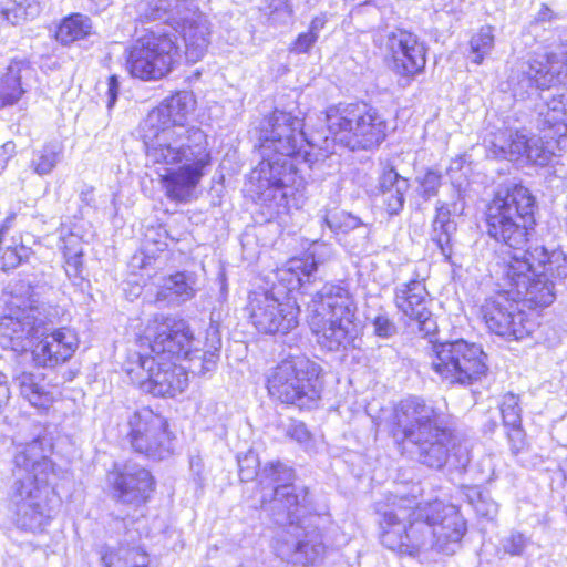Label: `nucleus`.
<instances>
[{"mask_svg": "<svg viewBox=\"0 0 567 567\" xmlns=\"http://www.w3.org/2000/svg\"><path fill=\"white\" fill-rule=\"evenodd\" d=\"M38 4L31 0H9L0 6V27L3 24L18 25L35 17Z\"/></svg>", "mask_w": 567, "mask_h": 567, "instance_id": "42", "label": "nucleus"}, {"mask_svg": "<svg viewBox=\"0 0 567 567\" xmlns=\"http://www.w3.org/2000/svg\"><path fill=\"white\" fill-rule=\"evenodd\" d=\"M101 560L104 567H150L147 554L137 547H105Z\"/></svg>", "mask_w": 567, "mask_h": 567, "instance_id": "36", "label": "nucleus"}, {"mask_svg": "<svg viewBox=\"0 0 567 567\" xmlns=\"http://www.w3.org/2000/svg\"><path fill=\"white\" fill-rule=\"evenodd\" d=\"M20 394L32 406L47 410L52 404L54 398L48 389V384L40 374L22 372L14 379Z\"/></svg>", "mask_w": 567, "mask_h": 567, "instance_id": "34", "label": "nucleus"}, {"mask_svg": "<svg viewBox=\"0 0 567 567\" xmlns=\"http://www.w3.org/2000/svg\"><path fill=\"white\" fill-rule=\"evenodd\" d=\"M374 333L382 338H388L395 333V324L384 315H379L373 319Z\"/></svg>", "mask_w": 567, "mask_h": 567, "instance_id": "53", "label": "nucleus"}, {"mask_svg": "<svg viewBox=\"0 0 567 567\" xmlns=\"http://www.w3.org/2000/svg\"><path fill=\"white\" fill-rule=\"evenodd\" d=\"M177 38V30L171 25L146 30L126 51L130 74L143 81L166 76L181 59Z\"/></svg>", "mask_w": 567, "mask_h": 567, "instance_id": "11", "label": "nucleus"}, {"mask_svg": "<svg viewBox=\"0 0 567 567\" xmlns=\"http://www.w3.org/2000/svg\"><path fill=\"white\" fill-rule=\"evenodd\" d=\"M7 385V377L3 373H0V386Z\"/></svg>", "mask_w": 567, "mask_h": 567, "instance_id": "64", "label": "nucleus"}, {"mask_svg": "<svg viewBox=\"0 0 567 567\" xmlns=\"http://www.w3.org/2000/svg\"><path fill=\"white\" fill-rule=\"evenodd\" d=\"M34 288L24 280L12 289L10 312L0 320V347L17 353L33 349L39 333H44L49 309L40 305Z\"/></svg>", "mask_w": 567, "mask_h": 567, "instance_id": "10", "label": "nucleus"}, {"mask_svg": "<svg viewBox=\"0 0 567 567\" xmlns=\"http://www.w3.org/2000/svg\"><path fill=\"white\" fill-rule=\"evenodd\" d=\"M419 184V195L424 199H430L437 195L439 188L442 185V175L434 169H427L424 174L416 177Z\"/></svg>", "mask_w": 567, "mask_h": 567, "instance_id": "48", "label": "nucleus"}, {"mask_svg": "<svg viewBox=\"0 0 567 567\" xmlns=\"http://www.w3.org/2000/svg\"><path fill=\"white\" fill-rule=\"evenodd\" d=\"M199 343L183 319L166 317L150 322L140 338L141 348L146 347L152 354L148 357L145 352L140 358L141 367L147 372L141 389L155 396L182 393L188 384L186 368L175 362L182 357L189 361L188 369L193 374L206 375L215 370L221 348L218 326L210 323L204 348H199Z\"/></svg>", "mask_w": 567, "mask_h": 567, "instance_id": "1", "label": "nucleus"}, {"mask_svg": "<svg viewBox=\"0 0 567 567\" xmlns=\"http://www.w3.org/2000/svg\"><path fill=\"white\" fill-rule=\"evenodd\" d=\"M332 255L331 246L327 244H315L311 251L303 257L290 259L286 266L279 270L278 277L287 282L288 291L301 289L306 284L315 279L317 267L323 264Z\"/></svg>", "mask_w": 567, "mask_h": 567, "instance_id": "24", "label": "nucleus"}, {"mask_svg": "<svg viewBox=\"0 0 567 567\" xmlns=\"http://www.w3.org/2000/svg\"><path fill=\"white\" fill-rule=\"evenodd\" d=\"M209 23L204 14L194 13L184 19L182 37L188 62L196 63L203 59L209 45Z\"/></svg>", "mask_w": 567, "mask_h": 567, "instance_id": "28", "label": "nucleus"}, {"mask_svg": "<svg viewBox=\"0 0 567 567\" xmlns=\"http://www.w3.org/2000/svg\"><path fill=\"white\" fill-rule=\"evenodd\" d=\"M193 284L184 272L172 275L157 292V300L176 305L184 302L194 296Z\"/></svg>", "mask_w": 567, "mask_h": 567, "instance_id": "39", "label": "nucleus"}, {"mask_svg": "<svg viewBox=\"0 0 567 567\" xmlns=\"http://www.w3.org/2000/svg\"><path fill=\"white\" fill-rule=\"evenodd\" d=\"M10 398V391L8 385L0 386V408L6 404Z\"/></svg>", "mask_w": 567, "mask_h": 567, "instance_id": "61", "label": "nucleus"}, {"mask_svg": "<svg viewBox=\"0 0 567 567\" xmlns=\"http://www.w3.org/2000/svg\"><path fill=\"white\" fill-rule=\"evenodd\" d=\"M527 159L537 165H546L555 155L559 138L544 133V136L529 137Z\"/></svg>", "mask_w": 567, "mask_h": 567, "instance_id": "43", "label": "nucleus"}, {"mask_svg": "<svg viewBox=\"0 0 567 567\" xmlns=\"http://www.w3.org/2000/svg\"><path fill=\"white\" fill-rule=\"evenodd\" d=\"M287 436L299 443H302L309 440V432L303 423L292 422L287 427Z\"/></svg>", "mask_w": 567, "mask_h": 567, "instance_id": "56", "label": "nucleus"}, {"mask_svg": "<svg viewBox=\"0 0 567 567\" xmlns=\"http://www.w3.org/2000/svg\"><path fill=\"white\" fill-rule=\"evenodd\" d=\"M277 555L295 565H312L318 563L324 554V545L321 535L316 532H308L301 537L297 533L296 537L285 536L277 540Z\"/></svg>", "mask_w": 567, "mask_h": 567, "instance_id": "23", "label": "nucleus"}, {"mask_svg": "<svg viewBox=\"0 0 567 567\" xmlns=\"http://www.w3.org/2000/svg\"><path fill=\"white\" fill-rule=\"evenodd\" d=\"M409 181L402 177L393 166H384L379 176L378 190L390 215L399 214L404 206Z\"/></svg>", "mask_w": 567, "mask_h": 567, "instance_id": "31", "label": "nucleus"}, {"mask_svg": "<svg viewBox=\"0 0 567 567\" xmlns=\"http://www.w3.org/2000/svg\"><path fill=\"white\" fill-rule=\"evenodd\" d=\"M195 100L186 91L165 99L157 107L152 110L143 122L145 128H172L188 126L187 116L193 112Z\"/></svg>", "mask_w": 567, "mask_h": 567, "instance_id": "25", "label": "nucleus"}, {"mask_svg": "<svg viewBox=\"0 0 567 567\" xmlns=\"http://www.w3.org/2000/svg\"><path fill=\"white\" fill-rule=\"evenodd\" d=\"M171 0H152L147 3L143 16L147 21L169 19Z\"/></svg>", "mask_w": 567, "mask_h": 567, "instance_id": "52", "label": "nucleus"}, {"mask_svg": "<svg viewBox=\"0 0 567 567\" xmlns=\"http://www.w3.org/2000/svg\"><path fill=\"white\" fill-rule=\"evenodd\" d=\"M148 252H150L148 248H145V250L142 251L141 255L134 256L133 260L138 261L140 262L138 266L141 268L146 269V268L151 267L152 264L156 262V260H157L155 257L150 256Z\"/></svg>", "mask_w": 567, "mask_h": 567, "instance_id": "58", "label": "nucleus"}, {"mask_svg": "<svg viewBox=\"0 0 567 567\" xmlns=\"http://www.w3.org/2000/svg\"><path fill=\"white\" fill-rule=\"evenodd\" d=\"M553 12L548 7H543L538 13V20L540 21H549L551 19Z\"/></svg>", "mask_w": 567, "mask_h": 567, "instance_id": "62", "label": "nucleus"}, {"mask_svg": "<svg viewBox=\"0 0 567 567\" xmlns=\"http://www.w3.org/2000/svg\"><path fill=\"white\" fill-rule=\"evenodd\" d=\"M374 44L396 75L410 81L424 71L426 47L414 33L404 29L383 31L375 35Z\"/></svg>", "mask_w": 567, "mask_h": 567, "instance_id": "15", "label": "nucleus"}, {"mask_svg": "<svg viewBox=\"0 0 567 567\" xmlns=\"http://www.w3.org/2000/svg\"><path fill=\"white\" fill-rule=\"evenodd\" d=\"M465 208L462 192L458 187H452L450 200H437L436 214L432 225L431 239L440 248L446 260L452 257L453 236L456 231V223L452 215H462Z\"/></svg>", "mask_w": 567, "mask_h": 567, "instance_id": "21", "label": "nucleus"}, {"mask_svg": "<svg viewBox=\"0 0 567 567\" xmlns=\"http://www.w3.org/2000/svg\"><path fill=\"white\" fill-rule=\"evenodd\" d=\"M465 497L467 498L468 504L481 517L493 520L497 516L498 504L487 492H483L477 486L468 487L465 491Z\"/></svg>", "mask_w": 567, "mask_h": 567, "instance_id": "45", "label": "nucleus"}, {"mask_svg": "<svg viewBox=\"0 0 567 567\" xmlns=\"http://www.w3.org/2000/svg\"><path fill=\"white\" fill-rule=\"evenodd\" d=\"M248 311L252 324L264 333H287L299 323L300 308L296 298L277 288L251 292Z\"/></svg>", "mask_w": 567, "mask_h": 567, "instance_id": "13", "label": "nucleus"}, {"mask_svg": "<svg viewBox=\"0 0 567 567\" xmlns=\"http://www.w3.org/2000/svg\"><path fill=\"white\" fill-rule=\"evenodd\" d=\"M529 143V137L523 132L517 131L512 134L507 144L511 161L519 159L523 156L527 158Z\"/></svg>", "mask_w": 567, "mask_h": 567, "instance_id": "50", "label": "nucleus"}, {"mask_svg": "<svg viewBox=\"0 0 567 567\" xmlns=\"http://www.w3.org/2000/svg\"><path fill=\"white\" fill-rule=\"evenodd\" d=\"M501 412L504 425L509 429L507 433L509 441L518 450L524 443V432L522 425V409L519 406L518 396L513 393H507L503 396L501 404Z\"/></svg>", "mask_w": 567, "mask_h": 567, "instance_id": "37", "label": "nucleus"}, {"mask_svg": "<svg viewBox=\"0 0 567 567\" xmlns=\"http://www.w3.org/2000/svg\"><path fill=\"white\" fill-rule=\"evenodd\" d=\"M54 315L49 310L45 315L44 333L32 349V360L38 367L53 368L69 360L79 346L76 333L68 328L53 329Z\"/></svg>", "mask_w": 567, "mask_h": 567, "instance_id": "17", "label": "nucleus"}, {"mask_svg": "<svg viewBox=\"0 0 567 567\" xmlns=\"http://www.w3.org/2000/svg\"><path fill=\"white\" fill-rule=\"evenodd\" d=\"M92 33L91 19L86 16L74 13L63 19L56 31V40L64 45L85 39Z\"/></svg>", "mask_w": 567, "mask_h": 567, "instance_id": "40", "label": "nucleus"}, {"mask_svg": "<svg viewBox=\"0 0 567 567\" xmlns=\"http://www.w3.org/2000/svg\"><path fill=\"white\" fill-rule=\"evenodd\" d=\"M63 158V146L59 142H50L33 152L30 168L39 176H45L53 172Z\"/></svg>", "mask_w": 567, "mask_h": 567, "instance_id": "41", "label": "nucleus"}, {"mask_svg": "<svg viewBox=\"0 0 567 567\" xmlns=\"http://www.w3.org/2000/svg\"><path fill=\"white\" fill-rule=\"evenodd\" d=\"M324 24L326 18L323 16L315 17L310 23L308 32L318 38V34L324 28Z\"/></svg>", "mask_w": 567, "mask_h": 567, "instance_id": "60", "label": "nucleus"}, {"mask_svg": "<svg viewBox=\"0 0 567 567\" xmlns=\"http://www.w3.org/2000/svg\"><path fill=\"white\" fill-rule=\"evenodd\" d=\"M81 200L86 205H91L93 202V189L82 190L80 194Z\"/></svg>", "mask_w": 567, "mask_h": 567, "instance_id": "63", "label": "nucleus"}, {"mask_svg": "<svg viewBox=\"0 0 567 567\" xmlns=\"http://www.w3.org/2000/svg\"><path fill=\"white\" fill-rule=\"evenodd\" d=\"M321 367L309 358L290 355L268 371V393L282 404L310 408L321 396Z\"/></svg>", "mask_w": 567, "mask_h": 567, "instance_id": "9", "label": "nucleus"}, {"mask_svg": "<svg viewBox=\"0 0 567 567\" xmlns=\"http://www.w3.org/2000/svg\"><path fill=\"white\" fill-rule=\"evenodd\" d=\"M146 159L158 169L168 198L186 202L212 164L206 133L196 126L145 128Z\"/></svg>", "mask_w": 567, "mask_h": 567, "instance_id": "4", "label": "nucleus"}, {"mask_svg": "<svg viewBox=\"0 0 567 567\" xmlns=\"http://www.w3.org/2000/svg\"><path fill=\"white\" fill-rule=\"evenodd\" d=\"M535 208V197L527 187L515 184L498 189L485 212L488 236L512 248L511 255H522L536 224Z\"/></svg>", "mask_w": 567, "mask_h": 567, "instance_id": "8", "label": "nucleus"}, {"mask_svg": "<svg viewBox=\"0 0 567 567\" xmlns=\"http://www.w3.org/2000/svg\"><path fill=\"white\" fill-rule=\"evenodd\" d=\"M272 501L285 508L291 524L293 519H299L298 513L306 509L309 505L308 491L306 487H298L291 484L277 485Z\"/></svg>", "mask_w": 567, "mask_h": 567, "instance_id": "35", "label": "nucleus"}, {"mask_svg": "<svg viewBox=\"0 0 567 567\" xmlns=\"http://www.w3.org/2000/svg\"><path fill=\"white\" fill-rule=\"evenodd\" d=\"M394 300L398 309L415 321L424 336L436 330V322L429 309V292L423 281L411 280L398 286Z\"/></svg>", "mask_w": 567, "mask_h": 567, "instance_id": "18", "label": "nucleus"}, {"mask_svg": "<svg viewBox=\"0 0 567 567\" xmlns=\"http://www.w3.org/2000/svg\"><path fill=\"white\" fill-rule=\"evenodd\" d=\"M547 274L553 278L567 276V256L563 250L549 252L543 246H528L522 255H509L503 265L508 293L534 307H547L556 298L555 284Z\"/></svg>", "mask_w": 567, "mask_h": 567, "instance_id": "7", "label": "nucleus"}, {"mask_svg": "<svg viewBox=\"0 0 567 567\" xmlns=\"http://www.w3.org/2000/svg\"><path fill=\"white\" fill-rule=\"evenodd\" d=\"M364 102L340 103L332 105L326 111V121L329 134L332 140L354 151L355 136L361 122Z\"/></svg>", "mask_w": 567, "mask_h": 567, "instance_id": "22", "label": "nucleus"}, {"mask_svg": "<svg viewBox=\"0 0 567 567\" xmlns=\"http://www.w3.org/2000/svg\"><path fill=\"white\" fill-rule=\"evenodd\" d=\"M317 40V37L309 32L301 33L292 43L290 51L295 53H306L310 50Z\"/></svg>", "mask_w": 567, "mask_h": 567, "instance_id": "55", "label": "nucleus"}, {"mask_svg": "<svg viewBox=\"0 0 567 567\" xmlns=\"http://www.w3.org/2000/svg\"><path fill=\"white\" fill-rule=\"evenodd\" d=\"M239 476L241 481L254 480L258 474L259 461L255 453L249 452L243 457H238Z\"/></svg>", "mask_w": 567, "mask_h": 567, "instance_id": "51", "label": "nucleus"}, {"mask_svg": "<svg viewBox=\"0 0 567 567\" xmlns=\"http://www.w3.org/2000/svg\"><path fill=\"white\" fill-rule=\"evenodd\" d=\"M293 478V470L281 462L267 464L260 473L261 485L272 488V495L277 485L291 484Z\"/></svg>", "mask_w": 567, "mask_h": 567, "instance_id": "46", "label": "nucleus"}, {"mask_svg": "<svg viewBox=\"0 0 567 567\" xmlns=\"http://www.w3.org/2000/svg\"><path fill=\"white\" fill-rule=\"evenodd\" d=\"M480 312L487 329L506 341L523 340L536 327L507 290L485 299Z\"/></svg>", "mask_w": 567, "mask_h": 567, "instance_id": "14", "label": "nucleus"}, {"mask_svg": "<svg viewBox=\"0 0 567 567\" xmlns=\"http://www.w3.org/2000/svg\"><path fill=\"white\" fill-rule=\"evenodd\" d=\"M120 83L116 75H112L107 83V107L112 109L116 102L118 94Z\"/></svg>", "mask_w": 567, "mask_h": 567, "instance_id": "57", "label": "nucleus"}, {"mask_svg": "<svg viewBox=\"0 0 567 567\" xmlns=\"http://www.w3.org/2000/svg\"><path fill=\"white\" fill-rule=\"evenodd\" d=\"M31 249L21 243L20 237H6L4 228L0 229V269L7 271L27 261Z\"/></svg>", "mask_w": 567, "mask_h": 567, "instance_id": "38", "label": "nucleus"}, {"mask_svg": "<svg viewBox=\"0 0 567 567\" xmlns=\"http://www.w3.org/2000/svg\"><path fill=\"white\" fill-rule=\"evenodd\" d=\"M354 151H372L386 137L388 124L375 107L364 103Z\"/></svg>", "mask_w": 567, "mask_h": 567, "instance_id": "29", "label": "nucleus"}, {"mask_svg": "<svg viewBox=\"0 0 567 567\" xmlns=\"http://www.w3.org/2000/svg\"><path fill=\"white\" fill-rule=\"evenodd\" d=\"M494 28L492 25H484L478 29L470 39V56L472 62L482 64L485 56L494 49Z\"/></svg>", "mask_w": 567, "mask_h": 567, "instance_id": "44", "label": "nucleus"}, {"mask_svg": "<svg viewBox=\"0 0 567 567\" xmlns=\"http://www.w3.org/2000/svg\"><path fill=\"white\" fill-rule=\"evenodd\" d=\"M128 426V437L135 452L155 460L171 455L172 435L164 416L142 408L130 416Z\"/></svg>", "mask_w": 567, "mask_h": 567, "instance_id": "16", "label": "nucleus"}, {"mask_svg": "<svg viewBox=\"0 0 567 567\" xmlns=\"http://www.w3.org/2000/svg\"><path fill=\"white\" fill-rule=\"evenodd\" d=\"M567 87V43L544 55L518 62L511 70L507 86L516 100H526L537 90Z\"/></svg>", "mask_w": 567, "mask_h": 567, "instance_id": "12", "label": "nucleus"}, {"mask_svg": "<svg viewBox=\"0 0 567 567\" xmlns=\"http://www.w3.org/2000/svg\"><path fill=\"white\" fill-rule=\"evenodd\" d=\"M389 432L403 449L412 445L419 462L431 468H442L455 449L443 415L419 396H409L395 405Z\"/></svg>", "mask_w": 567, "mask_h": 567, "instance_id": "6", "label": "nucleus"}, {"mask_svg": "<svg viewBox=\"0 0 567 567\" xmlns=\"http://www.w3.org/2000/svg\"><path fill=\"white\" fill-rule=\"evenodd\" d=\"M10 501L20 528L39 532L52 518L55 494L51 488L54 465L44 455L39 439L22 446L14 455Z\"/></svg>", "mask_w": 567, "mask_h": 567, "instance_id": "5", "label": "nucleus"}, {"mask_svg": "<svg viewBox=\"0 0 567 567\" xmlns=\"http://www.w3.org/2000/svg\"><path fill=\"white\" fill-rule=\"evenodd\" d=\"M16 153V144L12 141H8L0 146V158L4 161V166L10 157Z\"/></svg>", "mask_w": 567, "mask_h": 567, "instance_id": "59", "label": "nucleus"}, {"mask_svg": "<svg viewBox=\"0 0 567 567\" xmlns=\"http://www.w3.org/2000/svg\"><path fill=\"white\" fill-rule=\"evenodd\" d=\"M381 527L382 544L409 556L433 548L452 555L466 532L455 506L442 501L417 504L415 498L405 496L393 499L383 513Z\"/></svg>", "mask_w": 567, "mask_h": 567, "instance_id": "2", "label": "nucleus"}, {"mask_svg": "<svg viewBox=\"0 0 567 567\" xmlns=\"http://www.w3.org/2000/svg\"><path fill=\"white\" fill-rule=\"evenodd\" d=\"M537 125L553 137L567 136V102L563 96H553L537 106Z\"/></svg>", "mask_w": 567, "mask_h": 567, "instance_id": "32", "label": "nucleus"}, {"mask_svg": "<svg viewBox=\"0 0 567 567\" xmlns=\"http://www.w3.org/2000/svg\"><path fill=\"white\" fill-rule=\"evenodd\" d=\"M305 142L303 122L291 113L276 110L262 123L264 158L252 171L250 183L256 182L257 199L277 213L290 207L295 192L302 184L293 158L300 154Z\"/></svg>", "mask_w": 567, "mask_h": 567, "instance_id": "3", "label": "nucleus"}, {"mask_svg": "<svg viewBox=\"0 0 567 567\" xmlns=\"http://www.w3.org/2000/svg\"><path fill=\"white\" fill-rule=\"evenodd\" d=\"M456 349L463 354L458 355L457 365H461L463 385L471 384L480 379L487 370L486 354L476 343H470L463 339L456 340Z\"/></svg>", "mask_w": 567, "mask_h": 567, "instance_id": "33", "label": "nucleus"}, {"mask_svg": "<svg viewBox=\"0 0 567 567\" xmlns=\"http://www.w3.org/2000/svg\"><path fill=\"white\" fill-rule=\"evenodd\" d=\"M527 544V537L519 532H512L501 540L503 551L511 556H520Z\"/></svg>", "mask_w": 567, "mask_h": 567, "instance_id": "49", "label": "nucleus"}, {"mask_svg": "<svg viewBox=\"0 0 567 567\" xmlns=\"http://www.w3.org/2000/svg\"><path fill=\"white\" fill-rule=\"evenodd\" d=\"M310 328L317 343L324 350L338 352L354 347L359 329L354 320L327 318L326 313L313 315Z\"/></svg>", "mask_w": 567, "mask_h": 567, "instance_id": "19", "label": "nucleus"}, {"mask_svg": "<svg viewBox=\"0 0 567 567\" xmlns=\"http://www.w3.org/2000/svg\"><path fill=\"white\" fill-rule=\"evenodd\" d=\"M315 315L353 320L355 306L348 290L339 285L326 284L313 297Z\"/></svg>", "mask_w": 567, "mask_h": 567, "instance_id": "27", "label": "nucleus"}, {"mask_svg": "<svg viewBox=\"0 0 567 567\" xmlns=\"http://www.w3.org/2000/svg\"><path fill=\"white\" fill-rule=\"evenodd\" d=\"M458 355H463L456 349V340L437 342L432 346L431 367L433 371L449 384H462L463 377L461 365H457Z\"/></svg>", "mask_w": 567, "mask_h": 567, "instance_id": "30", "label": "nucleus"}, {"mask_svg": "<svg viewBox=\"0 0 567 567\" xmlns=\"http://www.w3.org/2000/svg\"><path fill=\"white\" fill-rule=\"evenodd\" d=\"M109 477L113 483L115 496L123 503L145 502L153 491L154 481L150 471L134 462L117 467Z\"/></svg>", "mask_w": 567, "mask_h": 567, "instance_id": "20", "label": "nucleus"}, {"mask_svg": "<svg viewBox=\"0 0 567 567\" xmlns=\"http://www.w3.org/2000/svg\"><path fill=\"white\" fill-rule=\"evenodd\" d=\"M324 224L331 231L339 234H347L361 227L363 224L361 219L344 210L328 212L323 216Z\"/></svg>", "mask_w": 567, "mask_h": 567, "instance_id": "47", "label": "nucleus"}, {"mask_svg": "<svg viewBox=\"0 0 567 567\" xmlns=\"http://www.w3.org/2000/svg\"><path fill=\"white\" fill-rule=\"evenodd\" d=\"M33 70L27 60L13 59L0 74V109L17 104L28 92L27 80Z\"/></svg>", "mask_w": 567, "mask_h": 567, "instance_id": "26", "label": "nucleus"}, {"mask_svg": "<svg viewBox=\"0 0 567 567\" xmlns=\"http://www.w3.org/2000/svg\"><path fill=\"white\" fill-rule=\"evenodd\" d=\"M65 256V272L70 278H78L82 272V252L78 251L72 255L69 252L64 254Z\"/></svg>", "mask_w": 567, "mask_h": 567, "instance_id": "54", "label": "nucleus"}]
</instances>
